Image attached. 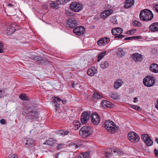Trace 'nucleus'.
Returning <instances> with one entry per match:
<instances>
[{"label":"nucleus","instance_id":"38","mask_svg":"<svg viewBox=\"0 0 158 158\" xmlns=\"http://www.w3.org/2000/svg\"><path fill=\"white\" fill-rule=\"evenodd\" d=\"M130 107L132 108L138 110H140V109L139 107L135 105H131Z\"/></svg>","mask_w":158,"mask_h":158},{"label":"nucleus","instance_id":"39","mask_svg":"<svg viewBox=\"0 0 158 158\" xmlns=\"http://www.w3.org/2000/svg\"><path fill=\"white\" fill-rule=\"evenodd\" d=\"M93 95L94 97L95 98L97 99H100L101 98V96L100 95L97 93L94 92Z\"/></svg>","mask_w":158,"mask_h":158},{"label":"nucleus","instance_id":"11","mask_svg":"<svg viewBox=\"0 0 158 158\" xmlns=\"http://www.w3.org/2000/svg\"><path fill=\"white\" fill-rule=\"evenodd\" d=\"M110 42V39L109 38L104 37L98 40L97 43L100 46H104Z\"/></svg>","mask_w":158,"mask_h":158},{"label":"nucleus","instance_id":"23","mask_svg":"<svg viewBox=\"0 0 158 158\" xmlns=\"http://www.w3.org/2000/svg\"><path fill=\"white\" fill-rule=\"evenodd\" d=\"M149 29L151 31L155 32L158 30V23H152L149 27Z\"/></svg>","mask_w":158,"mask_h":158},{"label":"nucleus","instance_id":"18","mask_svg":"<svg viewBox=\"0 0 158 158\" xmlns=\"http://www.w3.org/2000/svg\"><path fill=\"white\" fill-rule=\"evenodd\" d=\"M150 70L154 73H158V65L155 63L151 64L149 67Z\"/></svg>","mask_w":158,"mask_h":158},{"label":"nucleus","instance_id":"52","mask_svg":"<svg viewBox=\"0 0 158 158\" xmlns=\"http://www.w3.org/2000/svg\"><path fill=\"white\" fill-rule=\"evenodd\" d=\"M74 15H75V14L73 13L72 12H69V13H68V15L69 16H74Z\"/></svg>","mask_w":158,"mask_h":158},{"label":"nucleus","instance_id":"58","mask_svg":"<svg viewBox=\"0 0 158 158\" xmlns=\"http://www.w3.org/2000/svg\"><path fill=\"white\" fill-rule=\"evenodd\" d=\"M3 52V51L2 48L0 47V53H2Z\"/></svg>","mask_w":158,"mask_h":158},{"label":"nucleus","instance_id":"21","mask_svg":"<svg viewBox=\"0 0 158 158\" xmlns=\"http://www.w3.org/2000/svg\"><path fill=\"white\" fill-rule=\"evenodd\" d=\"M15 30L14 25H12L8 27L6 32L7 35H10L12 34Z\"/></svg>","mask_w":158,"mask_h":158},{"label":"nucleus","instance_id":"62","mask_svg":"<svg viewBox=\"0 0 158 158\" xmlns=\"http://www.w3.org/2000/svg\"><path fill=\"white\" fill-rule=\"evenodd\" d=\"M156 141L157 142V143H158V139H156Z\"/></svg>","mask_w":158,"mask_h":158},{"label":"nucleus","instance_id":"59","mask_svg":"<svg viewBox=\"0 0 158 158\" xmlns=\"http://www.w3.org/2000/svg\"><path fill=\"white\" fill-rule=\"evenodd\" d=\"M8 6H9V7H11L12 6V5L11 4H9L8 5Z\"/></svg>","mask_w":158,"mask_h":158},{"label":"nucleus","instance_id":"15","mask_svg":"<svg viewBox=\"0 0 158 158\" xmlns=\"http://www.w3.org/2000/svg\"><path fill=\"white\" fill-rule=\"evenodd\" d=\"M67 24L69 27L73 28L77 25V21L73 18L70 19L68 20Z\"/></svg>","mask_w":158,"mask_h":158},{"label":"nucleus","instance_id":"17","mask_svg":"<svg viewBox=\"0 0 158 158\" xmlns=\"http://www.w3.org/2000/svg\"><path fill=\"white\" fill-rule=\"evenodd\" d=\"M123 32V30L119 27L113 28L111 30V33L113 35H115L121 34Z\"/></svg>","mask_w":158,"mask_h":158},{"label":"nucleus","instance_id":"20","mask_svg":"<svg viewBox=\"0 0 158 158\" xmlns=\"http://www.w3.org/2000/svg\"><path fill=\"white\" fill-rule=\"evenodd\" d=\"M113 12L111 10H106L102 12L101 16V17L104 19L110 15Z\"/></svg>","mask_w":158,"mask_h":158},{"label":"nucleus","instance_id":"9","mask_svg":"<svg viewBox=\"0 0 158 158\" xmlns=\"http://www.w3.org/2000/svg\"><path fill=\"white\" fill-rule=\"evenodd\" d=\"M80 135H82V137L85 138L89 135V129L88 127L84 126L81 127L79 131Z\"/></svg>","mask_w":158,"mask_h":158},{"label":"nucleus","instance_id":"48","mask_svg":"<svg viewBox=\"0 0 158 158\" xmlns=\"http://www.w3.org/2000/svg\"><path fill=\"white\" fill-rule=\"evenodd\" d=\"M124 37H125V36L124 35H122L121 34H120L119 35H117V36H115V38H118L121 39L123 38Z\"/></svg>","mask_w":158,"mask_h":158},{"label":"nucleus","instance_id":"43","mask_svg":"<svg viewBox=\"0 0 158 158\" xmlns=\"http://www.w3.org/2000/svg\"><path fill=\"white\" fill-rule=\"evenodd\" d=\"M110 21L111 23L114 24H115L116 23V19L115 17H113L110 19Z\"/></svg>","mask_w":158,"mask_h":158},{"label":"nucleus","instance_id":"13","mask_svg":"<svg viewBox=\"0 0 158 158\" xmlns=\"http://www.w3.org/2000/svg\"><path fill=\"white\" fill-rule=\"evenodd\" d=\"M85 29L83 26L77 27L73 29L74 33L78 35H80L84 33Z\"/></svg>","mask_w":158,"mask_h":158},{"label":"nucleus","instance_id":"47","mask_svg":"<svg viewBox=\"0 0 158 158\" xmlns=\"http://www.w3.org/2000/svg\"><path fill=\"white\" fill-rule=\"evenodd\" d=\"M55 106L56 107V111L58 110L60 108V105L58 102H56L55 105Z\"/></svg>","mask_w":158,"mask_h":158},{"label":"nucleus","instance_id":"51","mask_svg":"<svg viewBox=\"0 0 158 158\" xmlns=\"http://www.w3.org/2000/svg\"><path fill=\"white\" fill-rule=\"evenodd\" d=\"M0 122L1 123L3 124H5L6 123V121L4 119H2L0 120Z\"/></svg>","mask_w":158,"mask_h":158},{"label":"nucleus","instance_id":"31","mask_svg":"<svg viewBox=\"0 0 158 158\" xmlns=\"http://www.w3.org/2000/svg\"><path fill=\"white\" fill-rule=\"evenodd\" d=\"M19 98L22 100H25L26 101H29V99L27 96L26 94H21L19 96Z\"/></svg>","mask_w":158,"mask_h":158},{"label":"nucleus","instance_id":"28","mask_svg":"<svg viewBox=\"0 0 158 158\" xmlns=\"http://www.w3.org/2000/svg\"><path fill=\"white\" fill-rule=\"evenodd\" d=\"M97 72V69L93 67L89 69V76H93Z\"/></svg>","mask_w":158,"mask_h":158},{"label":"nucleus","instance_id":"2","mask_svg":"<svg viewBox=\"0 0 158 158\" xmlns=\"http://www.w3.org/2000/svg\"><path fill=\"white\" fill-rule=\"evenodd\" d=\"M104 127L108 132L112 134L115 132L118 129V127L116 126L115 124L110 120L105 122Z\"/></svg>","mask_w":158,"mask_h":158},{"label":"nucleus","instance_id":"37","mask_svg":"<svg viewBox=\"0 0 158 158\" xmlns=\"http://www.w3.org/2000/svg\"><path fill=\"white\" fill-rule=\"evenodd\" d=\"M110 97L114 99H116L118 98L117 94L115 93H111L110 94Z\"/></svg>","mask_w":158,"mask_h":158},{"label":"nucleus","instance_id":"36","mask_svg":"<svg viewBox=\"0 0 158 158\" xmlns=\"http://www.w3.org/2000/svg\"><path fill=\"white\" fill-rule=\"evenodd\" d=\"M118 54L120 56H122L124 54V52L122 48H118V50L117 52Z\"/></svg>","mask_w":158,"mask_h":158},{"label":"nucleus","instance_id":"6","mask_svg":"<svg viewBox=\"0 0 158 158\" xmlns=\"http://www.w3.org/2000/svg\"><path fill=\"white\" fill-rule=\"evenodd\" d=\"M91 122L94 125H98L100 120V116L96 112L93 113L90 115Z\"/></svg>","mask_w":158,"mask_h":158},{"label":"nucleus","instance_id":"7","mask_svg":"<svg viewBox=\"0 0 158 158\" xmlns=\"http://www.w3.org/2000/svg\"><path fill=\"white\" fill-rule=\"evenodd\" d=\"M25 113L27 114V118L31 119L37 118L39 116L38 112L34 110H30L28 112H25Z\"/></svg>","mask_w":158,"mask_h":158},{"label":"nucleus","instance_id":"32","mask_svg":"<svg viewBox=\"0 0 158 158\" xmlns=\"http://www.w3.org/2000/svg\"><path fill=\"white\" fill-rule=\"evenodd\" d=\"M70 1V0H57V4L58 5L64 4Z\"/></svg>","mask_w":158,"mask_h":158},{"label":"nucleus","instance_id":"54","mask_svg":"<svg viewBox=\"0 0 158 158\" xmlns=\"http://www.w3.org/2000/svg\"><path fill=\"white\" fill-rule=\"evenodd\" d=\"M9 158H17V157L16 156L15 154L12 155Z\"/></svg>","mask_w":158,"mask_h":158},{"label":"nucleus","instance_id":"46","mask_svg":"<svg viewBox=\"0 0 158 158\" xmlns=\"http://www.w3.org/2000/svg\"><path fill=\"white\" fill-rule=\"evenodd\" d=\"M153 9L158 13V4H156L154 5L153 6Z\"/></svg>","mask_w":158,"mask_h":158},{"label":"nucleus","instance_id":"45","mask_svg":"<svg viewBox=\"0 0 158 158\" xmlns=\"http://www.w3.org/2000/svg\"><path fill=\"white\" fill-rule=\"evenodd\" d=\"M50 6L52 8H57V5L55 4L54 2H52L50 4Z\"/></svg>","mask_w":158,"mask_h":158},{"label":"nucleus","instance_id":"4","mask_svg":"<svg viewBox=\"0 0 158 158\" xmlns=\"http://www.w3.org/2000/svg\"><path fill=\"white\" fill-rule=\"evenodd\" d=\"M128 138L129 140L133 143H137L139 139L138 135L133 131L131 132L128 134Z\"/></svg>","mask_w":158,"mask_h":158},{"label":"nucleus","instance_id":"12","mask_svg":"<svg viewBox=\"0 0 158 158\" xmlns=\"http://www.w3.org/2000/svg\"><path fill=\"white\" fill-rule=\"evenodd\" d=\"M89 119V114L87 111L84 112L81 114V121L82 123H85Z\"/></svg>","mask_w":158,"mask_h":158},{"label":"nucleus","instance_id":"10","mask_svg":"<svg viewBox=\"0 0 158 158\" xmlns=\"http://www.w3.org/2000/svg\"><path fill=\"white\" fill-rule=\"evenodd\" d=\"M83 142L78 140L71 142L70 143L69 146L70 147L74 149L80 148L83 145Z\"/></svg>","mask_w":158,"mask_h":158},{"label":"nucleus","instance_id":"41","mask_svg":"<svg viewBox=\"0 0 158 158\" xmlns=\"http://www.w3.org/2000/svg\"><path fill=\"white\" fill-rule=\"evenodd\" d=\"M139 38V36H134L133 37H130L126 38L124 39L125 40H132L133 38Z\"/></svg>","mask_w":158,"mask_h":158},{"label":"nucleus","instance_id":"29","mask_svg":"<svg viewBox=\"0 0 158 158\" xmlns=\"http://www.w3.org/2000/svg\"><path fill=\"white\" fill-rule=\"evenodd\" d=\"M109 65V64L107 61H104L101 62L100 66L103 69H105L107 68Z\"/></svg>","mask_w":158,"mask_h":158},{"label":"nucleus","instance_id":"35","mask_svg":"<svg viewBox=\"0 0 158 158\" xmlns=\"http://www.w3.org/2000/svg\"><path fill=\"white\" fill-rule=\"evenodd\" d=\"M68 133L69 131H68L63 130L60 131V132L59 133V134L63 136H64L66 135H67L68 134Z\"/></svg>","mask_w":158,"mask_h":158},{"label":"nucleus","instance_id":"34","mask_svg":"<svg viewBox=\"0 0 158 158\" xmlns=\"http://www.w3.org/2000/svg\"><path fill=\"white\" fill-rule=\"evenodd\" d=\"M133 25L135 27H140L141 26V24L137 20H135L132 23Z\"/></svg>","mask_w":158,"mask_h":158},{"label":"nucleus","instance_id":"14","mask_svg":"<svg viewBox=\"0 0 158 158\" xmlns=\"http://www.w3.org/2000/svg\"><path fill=\"white\" fill-rule=\"evenodd\" d=\"M113 152L115 153H117L118 155H121L122 154V152H119L117 149H115L113 148H110L109 149V152H106V156L107 158L112 156Z\"/></svg>","mask_w":158,"mask_h":158},{"label":"nucleus","instance_id":"55","mask_svg":"<svg viewBox=\"0 0 158 158\" xmlns=\"http://www.w3.org/2000/svg\"><path fill=\"white\" fill-rule=\"evenodd\" d=\"M61 101H62V103L64 104H65L67 103V101L65 100H61Z\"/></svg>","mask_w":158,"mask_h":158},{"label":"nucleus","instance_id":"27","mask_svg":"<svg viewBox=\"0 0 158 158\" xmlns=\"http://www.w3.org/2000/svg\"><path fill=\"white\" fill-rule=\"evenodd\" d=\"M107 52L106 51H103L100 53L98 55V61H99L105 56Z\"/></svg>","mask_w":158,"mask_h":158},{"label":"nucleus","instance_id":"30","mask_svg":"<svg viewBox=\"0 0 158 158\" xmlns=\"http://www.w3.org/2000/svg\"><path fill=\"white\" fill-rule=\"evenodd\" d=\"M89 151L80 154L78 158H89Z\"/></svg>","mask_w":158,"mask_h":158},{"label":"nucleus","instance_id":"49","mask_svg":"<svg viewBox=\"0 0 158 158\" xmlns=\"http://www.w3.org/2000/svg\"><path fill=\"white\" fill-rule=\"evenodd\" d=\"M64 145L63 144H59L58 146L57 149H61L62 148H63V146H64Z\"/></svg>","mask_w":158,"mask_h":158},{"label":"nucleus","instance_id":"50","mask_svg":"<svg viewBox=\"0 0 158 158\" xmlns=\"http://www.w3.org/2000/svg\"><path fill=\"white\" fill-rule=\"evenodd\" d=\"M2 89H0V98L3 96L4 94Z\"/></svg>","mask_w":158,"mask_h":158},{"label":"nucleus","instance_id":"1","mask_svg":"<svg viewBox=\"0 0 158 158\" xmlns=\"http://www.w3.org/2000/svg\"><path fill=\"white\" fill-rule=\"evenodd\" d=\"M153 15L152 12L149 10L145 9L141 11L139 14L141 19L144 21L151 20L153 18Z\"/></svg>","mask_w":158,"mask_h":158},{"label":"nucleus","instance_id":"26","mask_svg":"<svg viewBox=\"0 0 158 158\" xmlns=\"http://www.w3.org/2000/svg\"><path fill=\"white\" fill-rule=\"evenodd\" d=\"M111 103L106 100H103L102 101V106L105 107H110Z\"/></svg>","mask_w":158,"mask_h":158},{"label":"nucleus","instance_id":"16","mask_svg":"<svg viewBox=\"0 0 158 158\" xmlns=\"http://www.w3.org/2000/svg\"><path fill=\"white\" fill-rule=\"evenodd\" d=\"M26 147L27 148H31L34 146V141L31 139L28 138L25 142Z\"/></svg>","mask_w":158,"mask_h":158},{"label":"nucleus","instance_id":"42","mask_svg":"<svg viewBox=\"0 0 158 158\" xmlns=\"http://www.w3.org/2000/svg\"><path fill=\"white\" fill-rule=\"evenodd\" d=\"M61 101V99L57 97H55L54 99H53V102L54 103Z\"/></svg>","mask_w":158,"mask_h":158},{"label":"nucleus","instance_id":"44","mask_svg":"<svg viewBox=\"0 0 158 158\" xmlns=\"http://www.w3.org/2000/svg\"><path fill=\"white\" fill-rule=\"evenodd\" d=\"M81 125L80 122H78L75 124V128L76 129H78L81 126Z\"/></svg>","mask_w":158,"mask_h":158},{"label":"nucleus","instance_id":"61","mask_svg":"<svg viewBox=\"0 0 158 158\" xmlns=\"http://www.w3.org/2000/svg\"><path fill=\"white\" fill-rule=\"evenodd\" d=\"M89 69H88L87 70V74L89 75Z\"/></svg>","mask_w":158,"mask_h":158},{"label":"nucleus","instance_id":"53","mask_svg":"<svg viewBox=\"0 0 158 158\" xmlns=\"http://www.w3.org/2000/svg\"><path fill=\"white\" fill-rule=\"evenodd\" d=\"M154 152L156 156H158V150L155 149L154 151Z\"/></svg>","mask_w":158,"mask_h":158},{"label":"nucleus","instance_id":"24","mask_svg":"<svg viewBox=\"0 0 158 158\" xmlns=\"http://www.w3.org/2000/svg\"><path fill=\"white\" fill-rule=\"evenodd\" d=\"M123 83L122 80L118 79L117 80L114 82V86L115 89H117L121 87Z\"/></svg>","mask_w":158,"mask_h":158},{"label":"nucleus","instance_id":"33","mask_svg":"<svg viewBox=\"0 0 158 158\" xmlns=\"http://www.w3.org/2000/svg\"><path fill=\"white\" fill-rule=\"evenodd\" d=\"M34 60L37 62H39L40 63H42L44 61V60L42 59V57L39 56H37L34 58Z\"/></svg>","mask_w":158,"mask_h":158},{"label":"nucleus","instance_id":"8","mask_svg":"<svg viewBox=\"0 0 158 158\" xmlns=\"http://www.w3.org/2000/svg\"><path fill=\"white\" fill-rule=\"evenodd\" d=\"M142 139L147 146H151L152 145L153 141L148 135L146 134L142 135Z\"/></svg>","mask_w":158,"mask_h":158},{"label":"nucleus","instance_id":"40","mask_svg":"<svg viewBox=\"0 0 158 158\" xmlns=\"http://www.w3.org/2000/svg\"><path fill=\"white\" fill-rule=\"evenodd\" d=\"M135 31V29H133L131 31H128L127 32V34L128 35H132L134 34V32Z\"/></svg>","mask_w":158,"mask_h":158},{"label":"nucleus","instance_id":"56","mask_svg":"<svg viewBox=\"0 0 158 158\" xmlns=\"http://www.w3.org/2000/svg\"><path fill=\"white\" fill-rule=\"evenodd\" d=\"M3 43L0 42V47L2 48L3 47Z\"/></svg>","mask_w":158,"mask_h":158},{"label":"nucleus","instance_id":"22","mask_svg":"<svg viewBox=\"0 0 158 158\" xmlns=\"http://www.w3.org/2000/svg\"><path fill=\"white\" fill-rule=\"evenodd\" d=\"M134 3V0H127L125 1L124 7L125 8L131 7L133 5Z\"/></svg>","mask_w":158,"mask_h":158},{"label":"nucleus","instance_id":"25","mask_svg":"<svg viewBox=\"0 0 158 158\" xmlns=\"http://www.w3.org/2000/svg\"><path fill=\"white\" fill-rule=\"evenodd\" d=\"M55 143V141L52 139H49L45 141L43 144H47L50 146H52Z\"/></svg>","mask_w":158,"mask_h":158},{"label":"nucleus","instance_id":"64","mask_svg":"<svg viewBox=\"0 0 158 158\" xmlns=\"http://www.w3.org/2000/svg\"><path fill=\"white\" fill-rule=\"evenodd\" d=\"M90 131V130H89V131ZM92 131H91L90 133L89 132V135L92 134Z\"/></svg>","mask_w":158,"mask_h":158},{"label":"nucleus","instance_id":"57","mask_svg":"<svg viewBox=\"0 0 158 158\" xmlns=\"http://www.w3.org/2000/svg\"><path fill=\"white\" fill-rule=\"evenodd\" d=\"M157 104L156 105V107L158 109V99L157 100Z\"/></svg>","mask_w":158,"mask_h":158},{"label":"nucleus","instance_id":"63","mask_svg":"<svg viewBox=\"0 0 158 158\" xmlns=\"http://www.w3.org/2000/svg\"><path fill=\"white\" fill-rule=\"evenodd\" d=\"M57 156H56V158H58V155L56 154Z\"/></svg>","mask_w":158,"mask_h":158},{"label":"nucleus","instance_id":"3","mask_svg":"<svg viewBox=\"0 0 158 158\" xmlns=\"http://www.w3.org/2000/svg\"><path fill=\"white\" fill-rule=\"evenodd\" d=\"M70 9L75 12H78L83 9V5L81 3L77 2H72L70 5Z\"/></svg>","mask_w":158,"mask_h":158},{"label":"nucleus","instance_id":"19","mask_svg":"<svg viewBox=\"0 0 158 158\" xmlns=\"http://www.w3.org/2000/svg\"><path fill=\"white\" fill-rule=\"evenodd\" d=\"M133 59L136 61H140L142 60V56L141 54L135 53H133L132 55Z\"/></svg>","mask_w":158,"mask_h":158},{"label":"nucleus","instance_id":"60","mask_svg":"<svg viewBox=\"0 0 158 158\" xmlns=\"http://www.w3.org/2000/svg\"><path fill=\"white\" fill-rule=\"evenodd\" d=\"M75 85H76L74 84H73V85H72V86L73 88H75Z\"/></svg>","mask_w":158,"mask_h":158},{"label":"nucleus","instance_id":"5","mask_svg":"<svg viewBox=\"0 0 158 158\" xmlns=\"http://www.w3.org/2000/svg\"><path fill=\"white\" fill-rule=\"evenodd\" d=\"M144 85L147 87H151L155 84V80L154 77L150 76L146 77L143 80Z\"/></svg>","mask_w":158,"mask_h":158}]
</instances>
